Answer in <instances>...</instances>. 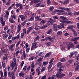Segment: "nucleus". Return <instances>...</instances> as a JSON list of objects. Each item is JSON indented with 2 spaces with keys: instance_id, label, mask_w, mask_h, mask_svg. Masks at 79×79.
Segmentation results:
<instances>
[{
  "instance_id": "nucleus-7",
  "label": "nucleus",
  "mask_w": 79,
  "mask_h": 79,
  "mask_svg": "<svg viewBox=\"0 0 79 79\" xmlns=\"http://www.w3.org/2000/svg\"><path fill=\"white\" fill-rule=\"evenodd\" d=\"M19 16L21 19V21H24L26 18V17L23 15H19Z\"/></svg>"
},
{
  "instance_id": "nucleus-25",
  "label": "nucleus",
  "mask_w": 79,
  "mask_h": 79,
  "mask_svg": "<svg viewBox=\"0 0 79 79\" xmlns=\"http://www.w3.org/2000/svg\"><path fill=\"white\" fill-rule=\"evenodd\" d=\"M45 45L48 47L52 45V43L50 42H47L45 44Z\"/></svg>"
},
{
  "instance_id": "nucleus-19",
  "label": "nucleus",
  "mask_w": 79,
  "mask_h": 79,
  "mask_svg": "<svg viewBox=\"0 0 79 79\" xmlns=\"http://www.w3.org/2000/svg\"><path fill=\"white\" fill-rule=\"evenodd\" d=\"M35 19H37L38 21H40L42 20V19L40 18V16H38L35 17Z\"/></svg>"
},
{
  "instance_id": "nucleus-35",
  "label": "nucleus",
  "mask_w": 79,
  "mask_h": 79,
  "mask_svg": "<svg viewBox=\"0 0 79 79\" xmlns=\"http://www.w3.org/2000/svg\"><path fill=\"white\" fill-rule=\"evenodd\" d=\"M22 46L23 48H24L26 47V44L25 43V42L23 41L22 42Z\"/></svg>"
},
{
  "instance_id": "nucleus-45",
  "label": "nucleus",
  "mask_w": 79,
  "mask_h": 79,
  "mask_svg": "<svg viewBox=\"0 0 79 79\" xmlns=\"http://www.w3.org/2000/svg\"><path fill=\"white\" fill-rule=\"evenodd\" d=\"M60 61L61 62H64V61H66V59L64 58H62L60 59Z\"/></svg>"
},
{
  "instance_id": "nucleus-31",
  "label": "nucleus",
  "mask_w": 79,
  "mask_h": 79,
  "mask_svg": "<svg viewBox=\"0 0 79 79\" xmlns=\"http://www.w3.org/2000/svg\"><path fill=\"white\" fill-rule=\"evenodd\" d=\"M9 21L11 23H15V22L14 20H13V18H11V17L10 19H9Z\"/></svg>"
},
{
  "instance_id": "nucleus-43",
  "label": "nucleus",
  "mask_w": 79,
  "mask_h": 79,
  "mask_svg": "<svg viewBox=\"0 0 79 79\" xmlns=\"http://www.w3.org/2000/svg\"><path fill=\"white\" fill-rule=\"evenodd\" d=\"M39 29H40V27H36L35 28V30H36V31L39 30Z\"/></svg>"
},
{
  "instance_id": "nucleus-6",
  "label": "nucleus",
  "mask_w": 79,
  "mask_h": 79,
  "mask_svg": "<svg viewBox=\"0 0 79 79\" xmlns=\"http://www.w3.org/2000/svg\"><path fill=\"white\" fill-rule=\"evenodd\" d=\"M56 12H60V13H64L65 12L63 10H56V11H54L52 13V15H55V13H56Z\"/></svg>"
},
{
  "instance_id": "nucleus-22",
  "label": "nucleus",
  "mask_w": 79,
  "mask_h": 79,
  "mask_svg": "<svg viewBox=\"0 0 79 79\" xmlns=\"http://www.w3.org/2000/svg\"><path fill=\"white\" fill-rule=\"evenodd\" d=\"M40 38V36H38L36 38H35L34 40V41H35L36 42H37V40H39V38Z\"/></svg>"
},
{
  "instance_id": "nucleus-47",
  "label": "nucleus",
  "mask_w": 79,
  "mask_h": 79,
  "mask_svg": "<svg viewBox=\"0 0 79 79\" xmlns=\"http://www.w3.org/2000/svg\"><path fill=\"white\" fill-rule=\"evenodd\" d=\"M41 3H39L36 4V5L35 6V7H41V6L40 5Z\"/></svg>"
},
{
  "instance_id": "nucleus-10",
  "label": "nucleus",
  "mask_w": 79,
  "mask_h": 79,
  "mask_svg": "<svg viewBox=\"0 0 79 79\" xmlns=\"http://www.w3.org/2000/svg\"><path fill=\"white\" fill-rule=\"evenodd\" d=\"M21 27H22V26L20 24H19L18 25L17 27V33H19L20 31H21Z\"/></svg>"
},
{
  "instance_id": "nucleus-51",
  "label": "nucleus",
  "mask_w": 79,
  "mask_h": 79,
  "mask_svg": "<svg viewBox=\"0 0 79 79\" xmlns=\"http://www.w3.org/2000/svg\"><path fill=\"white\" fill-rule=\"evenodd\" d=\"M53 60H54V58H52L51 60H50L49 64H52L53 61Z\"/></svg>"
},
{
  "instance_id": "nucleus-2",
  "label": "nucleus",
  "mask_w": 79,
  "mask_h": 79,
  "mask_svg": "<svg viewBox=\"0 0 79 79\" xmlns=\"http://www.w3.org/2000/svg\"><path fill=\"white\" fill-rule=\"evenodd\" d=\"M61 73H60L59 72L57 73L55 75L56 77H57V78H62L63 76H65L66 74H62Z\"/></svg>"
},
{
  "instance_id": "nucleus-50",
  "label": "nucleus",
  "mask_w": 79,
  "mask_h": 79,
  "mask_svg": "<svg viewBox=\"0 0 79 79\" xmlns=\"http://www.w3.org/2000/svg\"><path fill=\"white\" fill-rule=\"evenodd\" d=\"M58 9L59 10H66V8L63 7H59Z\"/></svg>"
},
{
  "instance_id": "nucleus-52",
  "label": "nucleus",
  "mask_w": 79,
  "mask_h": 79,
  "mask_svg": "<svg viewBox=\"0 0 79 79\" xmlns=\"http://www.w3.org/2000/svg\"><path fill=\"white\" fill-rule=\"evenodd\" d=\"M35 64H34V63L33 62L31 64V67L32 68H35Z\"/></svg>"
},
{
  "instance_id": "nucleus-64",
  "label": "nucleus",
  "mask_w": 79,
  "mask_h": 79,
  "mask_svg": "<svg viewBox=\"0 0 79 79\" xmlns=\"http://www.w3.org/2000/svg\"><path fill=\"white\" fill-rule=\"evenodd\" d=\"M73 1L77 3H79V0H73Z\"/></svg>"
},
{
  "instance_id": "nucleus-12",
  "label": "nucleus",
  "mask_w": 79,
  "mask_h": 79,
  "mask_svg": "<svg viewBox=\"0 0 79 79\" xmlns=\"http://www.w3.org/2000/svg\"><path fill=\"white\" fill-rule=\"evenodd\" d=\"M14 66H15V69L13 71H12L11 72V74H15V72H16V70L17 69V65H15Z\"/></svg>"
},
{
  "instance_id": "nucleus-15",
  "label": "nucleus",
  "mask_w": 79,
  "mask_h": 79,
  "mask_svg": "<svg viewBox=\"0 0 79 79\" xmlns=\"http://www.w3.org/2000/svg\"><path fill=\"white\" fill-rule=\"evenodd\" d=\"M51 54L52 53H51L50 52H49L45 55L44 57V58H47V57H49V56L51 55Z\"/></svg>"
},
{
  "instance_id": "nucleus-61",
  "label": "nucleus",
  "mask_w": 79,
  "mask_h": 79,
  "mask_svg": "<svg viewBox=\"0 0 79 79\" xmlns=\"http://www.w3.org/2000/svg\"><path fill=\"white\" fill-rule=\"evenodd\" d=\"M40 2V0H35L34 1V3H39Z\"/></svg>"
},
{
  "instance_id": "nucleus-9",
  "label": "nucleus",
  "mask_w": 79,
  "mask_h": 79,
  "mask_svg": "<svg viewBox=\"0 0 79 79\" xmlns=\"http://www.w3.org/2000/svg\"><path fill=\"white\" fill-rule=\"evenodd\" d=\"M2 59L4 61H5L6 60H8V55L7 52L6 53L5 56Z\"/></svg>"
},
{
  "instance_id": "nucleus-41",
  "label": "nucleus",
  "mask_w": 79,
  "mask_h": 79,
  "mask_svg": "<svg viewBox=\"0 0 79 79\" xmlns=\"http://www.w3.org/2000/svg\"><path fill=\"white\" fill-rule=\"evenodd\" d=\"M4 76H7V72L6 71V70L5 69H4Z\"/></svg>"
},
{
  "instance_id": "nucleus-36",
  "label": "nucleus",
  "mask_w": 79,
  "mask_h": 79,
  "mask_svg": "<svg viewBox=\"0 0 79 79\" xmlns=\"http://www.w3.org/2000/svg\"><path fill=\"white\" fill-rule=\"evenodd\" d=\"M42 60L41 59H40V58L39 59H38L37 60H36V62H37V63H39V64H40V63H41V61H42Z\"/></svg>"
},
{
  "instance_id": "nucleus-28",
  "label": "nucleus",
  "mask_w": 79,
  "mask_h": 79,
  "mask_svg": "<svg viewBox=\"0 0 79 79\" xmlns=\"http://www.w3.org/2000/svg\"><path fill=\"white\" fill-rule=\"evenodd\" d=\"M60 48L61 49V50H62L63 51H64L65 50V47H63V46L62 45H60Z\"/></svg>"
},
{
  "instance_id": "nucleus-20",
  "label": "nucleus",
  "mask_w": 79,
  "mask_h": 79,
  "mask_svg": "<svg viewBox=\"0 0 79 79\" xmlns=\"http://www.w3.org/2000/svg\"><path fill=\"white\" fill-rule=\"evenodd\" d=\"M79 39V37H75V38H73L72 39V41H77V40H78Z\"/></svg>"
},
{
  "instance_id": "nucleus-58",
  "label": "nucleus",
  "mask_w": 79,
  "mask_h": 79,
  "mask_svg": "<svg viewBox=\"0 0 79 79\" xmlns=\"http://www.w3.org/2000/svg\"><path fill=\"white\" fill-rule=\"evenodd\" d=\"M47 4H48V5H50V4L51 3V1H50V0H47Z\"/></svg>"
},
{
  "instance_id": "nucleus-3",
  "label": "nucleus",
  "mask_w": 79,
  "mask_h": 79,
  "mask_svg": "<svg viewBox=\"0 0 79 79\" xmlns=\"http://www.w3.org/2000/svg\"><path fill=\"white\" fill-rule=\"evenodd\" d=\"M68 49L69 50L70 48H74V45L73 43L69 42L68 43Z\"/></svg>"
},
{
  "instance_id": "nucleus-59",
  "label": "nucleus",
  "mask_w": 79,
  "mask_h": 79,
  "mask_svg": "<svg viewBox=\"0 0 79 79\" xmlns=\"http://www.w3.org/2000/svg\"><path fill=\"white\" fill-rule=\"evenodd\" d=\"M10 3H11V2H10V1H8L6 3V5L7 6H10Z\"/></svg>"
},
{
  "instance_id": "nucleus-8",
  "label": "nucleus",
  "mask_w": 79,
  "mask_h": 79,
  "mask_svg": "<svg viewBox=\"0 0 79 79\" xmlns=\"http://www.w3.org/2000/svg\"><path fill=\"white\" fill-rule=\"evenodd\" d=\"M38 47V44L35 43L34 45H32L31 48V50H34V48H36Z\"/></svg>"
},
{
  "instance_id": "nucleus-63",
  "label": "nucleus",
  "mask_w": 79,
  "mask_h": 79,
  "mask_svg": "<svg viewBox=\"0 0 79 79\" xmlns=\"http://www.w3.org/2000/svg\"><path fill=\"white\" fill-rule=\"evenodd\" d=\"M46 75H44L42 77L41 79H46Z\"/></svg>"
},
{
  "instance_id": "nucleus-16",
  "label": "nucleus",
  "mask_w": 79,
  "mask_h": 79,
  "mask_svg": "<svg viewBox=\"0 0 79 79\" xmlns=\"http://www.w3.org/2000/svg\"><path fill=\"white\" fill-rule=\"evenodd\" d=\"M32 29H33V27H30L27 30V34H29V32H31V31H32Z\"/></svg>"
},
{
  "instance_id": "nucleus-26",
  "label": "nucleus",
  "mask_w": 79,
  "mask_h": 79,
  "mask_svg": "<svg viewBox=\"0 0 79 79\" xmlns=\"http://www.w3.org/2000/svg\"><path fill=\"white\" fill-rule=\"evenodd\" d=\"M15 44H13L11 45L9 47V49H12L13 48V47H15Z\"/></svg>"
},
{
  "instance_id": "nucleus-21",
  "label": "nucleus",
  "mask_w": 79,
  "mask_h": 79,
  "mask_svg": "<svg viewBox=\"0 0 79 79\" xmlns=\"http://www.w3.org/2000/svg\"><path fill=\"white\" fill-rule=\"evenodd\" d=\"M55 77V75H52V77L50 76L48 77V79H56Z\"/></svg>"
},
{
  "instance_id": "nucleus-44",
  "label": "nucleus",
  "mask_w": 79,
  "mask_h": 79,
  "mask_svg": "<svg viewBox=\"0 0 79 79\" xmlns=\"http://www.w3.org/2000/svg\"><path fill=\"white\" fill-rule=\"evenodd\" d=\"M74 27V26L73 25H70L68 27V29H73Z\"/></svg>"
},
{
  "instance_id": "nucleus-5",
  "label": "nucleus",
  "mask_w": 79,
  "mask_h": 79,
  "mask_svg": "<svg viewBox=\"0 0 79 79\" xmlns=\"http://www.w3.org/2000/svg\"><path fill=\"white\" fill-rule=\"evenodd\" d=\"M56 37L54 36L53 37H51V36L47 37V39L48 40H49L51 42V41H53L54 39H55Z\"/></svg>"
},
{
  "instance_id": "nucleus-4",
  "label": "nucleus",
  "mask_w": 79,
  "mask_h": 79,
  "mask_svg": "<svg viewBox=\"0 0 79 79\" xmlns=\"http://www.w3.org/2000/svg\"><path fill=\"white\" fill-rule=\"evenodd\" d=\"M54 22H55V20H53L52 19H49L48 21V24L49 25H53Z\"/></svg>"
},
{
  "instance_id": "nucleus-62",
  "label": "nucleus",
  "mask_w": 79,
  "mask_h": 79,
  "mask_svg": "<svg viewBox=\"0 0 79 79\" xmlns=\"http://www.w3.org/2000/svg\"><path fill=\"white\" fill-rule=\"evenodd\" d=\"M26 24V22L24 21L23 23H21V25L22 26H23V27Z\"/></svg>"
},
{
  "instance_id": "nucleus-23",
  "label": "nucleus",
  "mask_w": 79,
  "mask_h": 79,
  "mask_svg": "<svg viewBox=\"0 0 79 79\" xmlns=\"http://www.w3.org/2000/svg\"><path fill=\"white\" fill-rule=\"evenodd\" d=\"M69 2V0H66L64 1V2H63V5H66V4H67V3H68Z\"/></svg>"
},
{
  "instance_id": "nucleus-1",
  "label": "nucleus",
  "mask_w": 79,
  "mask_h": 79,
  "mask_svg": "<svg viewBox=\"0 0 79 79\" xmlns=\"http://www.w3.org/2000/svg\"><path fill=\"white\" fill-rule=\"evenodd\" d=\"M60 18L62 20H60V22H61L60 23V25L62 26V28H64V24H72L73 23V22L72 21H67L66 19H67V18L63 16H61L60 17Z\"/></svg>"
},
{
  "instance_id": "nucleus-30",
  "label": "nucleus",
  "mask_w": 79,
  "mask_h": 79,
  "mask_svg": "<svg viewBox=\"0 0 79 79\" xmlns=\"http://www.w3.org/2000/svg\"><path fill=\"white\" fill-rule=\"evenodd\" d=\"M15 5V3L13 4L10 6L8 8V10H10V9H11L13 8V6H14Z\"/></svg>"
},
{
  "instance_id": "nucleus-54",
  "label": "nucleus",
  "mask_w": 79,
  "mask_h": 79,
  "mask_svg": "<svg viewBox=\"0 0 79 79\" xmlns=\"http://www.w3.org/2000/svg\"><path fill=\"white\" fill-rule=\"evenodd\" d=\"M1 76V77H3V72L2 71H0V73Z\"/></svg>"
},
{
  "instance_id": "nucleus-56",
  "label": "nucleus",
  "mask_w": 79,
  "mask_h": 79,
  "mask_svg": "<svg viewBox=\"0 0 79 79\" xmlns=\"http://www.w3.org/2000/svg\"><path fill=\"white\" fill-rule=\"evenodd\" d=\"M57 33L58 35H61L62 34V32L60 31H58L57 32Z\"/></svg>"
},
{
  "instance_id": "nucleus-46",
  "label": "nucleus",
  "mask_w": 79,
  "mask_h": 79,
  "mask_svg": "<svg viewBox=\"0 0 79 79\" xmlns=\"http://www.w3.org/2000/svg\"><path fill=\"white\" fill-rule=\"evenodd\" d=\"M68 15H69L70 16H73V15H74V13H73L72 12H68Z\"/></svg>"
},
{
  "instance_id": "nucleus-18",
  "label": "nucleus",
  "mask_w": 79,
  "mask_h": 79,
  "mask_svg": "<svg viewBox=\"0 0 79 79\" xmlns=\"http://www.w3.org/2000/svg\"><path fill=\"white\" fill-rule=\"evenodd\" d=\"M53 29L54 31H57V25L55 24L53 26Z\"/></svg>"
},
{
  "instance_id": "nucleus-39",
  "label": "nucleus",
  "mask_w": 79,
  "mask_h": 79,
  "mask_svg": "<svg viewBox=\"0 0 79 79\" xmlns=\"http://www.w3.org/2000/svg\"><path fill=\"white\" fill-rule=\"evenodd\" d=\"M14 64V62H12V63L10 64V67L11 68L12 67V69H13L14 68V65L13 64Z\"/></svg>"
},
{
  "instance_id": "nucleus-53",
  "label": "nucleus",
  "mask_w": 79,
  "mask_h": 79,
  "mask_svg": "<svg viewBox=\"0 0 79 79\" xmlns=\"http://www.w3.org/2000/svg\"><path fill=\"white\" fill-rule=\"evenodd\" d=\"M25 34V33H24V32H23L21 33V39H23V38L24 37V35Z\"/></svg>"
},
{
  "instance_id": "nucleus-33",
  "label": "nucleus",
  "mask_w": 79,
  "mask_h": 79,
  "mask_svg": "<svg viewBox=\"0 0 79 79\" xmlns=\"http://www.w3.org/2000/svg\"><path fill=\"white\" fill-rule=\"evenodd\" d=\"M63 70H64V69H62L61 68V67H59V68L58 73H61V71H63Z\"/></svg>"
},
{
  "instance_id": "nucleus-40",
  "label": "nucleus",
  "mask_w": 79,
  "mask_h": 79,
  "mask_svg": "<svg viewBox=\"0 0 79 79\" xmlns=\"http://www.w3.org/2000/svg\"><path fill=\"white\" fill-rule=\"evenodd\" d=\"M53 32V31L52 30V29H51L50 30H49L47 32V34H50L52 32Z\"/></svg>"
},
{
  "instance_id": "nucleus-32",
  "label": "nucleus",
  "mask_w": 79,
  "mask_h": 79,
  "mask_svg": "<svg viewBox=\"0 0 79 79\" xmlns=\"http://www.w3.org/2000/svg\"><path fill=\"white\" fill-rule=\"evenodd\" d=\"M1 50L4 53H5L6 52V50H5L4 48H1Z\"/></svg>"
},
{
  "instance_id": "nucleus-48",
  "label": "nucleus",
  "mask_w": 79,
  "mask_h": 79,
  "mask_svg": "<svg viewBox=\"0 0 79 79\" xmlns=\"http://www.w3.org/2000/svg\"><path fill=\"white\" fill-rule=\"evenodd\" d=\"M34 58H35V57H34V56H32V57L28 59V60H30V61H32V60H34Z\"/></svg>"
},
{
  "instance_id": "nucleus-42",
  "label": "nucleus",
  "mask_w": 79,
  "mask_h": 79,
  "mask_svg": "<svg viewBox=\"0 0 79 79\" xmlns=\"http://www.w3.org/2000/svg\"><path fill=\"white\" fill-rule=\"evenodd\" d=\"M53 9H54V7L53 6L51 7L50 8L49 10V11H52L53 10Z\"/></svg>"
},
{
  "instance_id": "nucleus-49",
  "label": "nucleus",
  "mask_w": 79,
  "mask_h": 79,
  "mask_svg": "<svg viewBox=\"0 0 79 79\" xmlns=\"http://www.w3.org/2000/svg\"><path fill=\"white\" fill-rule=\"evenodd\" d=\"M46 69H45V67H42V69H41V72H44V71H45Z\"/></svg>"
},
{
  "instance_id": "nucleus-38",
  "label": "nucleus",
  "mask_w": 79,
  "mask_h": 79,
  "mask_svg": "<svg viewBox=\"0 0 79 79\" xmlns=\"http://www.w3.org/2000/svg\"><path fill=\"white\" fill-rule=\"evenodd\" d=\"M44 23H45V20H43L40 22V24H44Z\"/></svg>"
},
{
  "instance_id": "nucleus-37",
  "label": "nucleus",
  "mask_w": 79,
  "mask_h": 79,
  "mask_svg": "<svg viewBox=\"0 0 79 79\" xmlns=\"http://www.w3.org/2000/svg\"><path fill=\"white\" fill-rule=\"evenodd\" d=\"M62 64V63L61 62H58L57 64V67L58 68L60 67Z\"/></svg>"
},
{
  "instance_id": "nucleus-27",
  "label": "nucleus",
  "mask_w": 79,
  "mask_h": 79,
  "mask_svg": "<svg viewBox=\"0 0 79 79\" xmlns=\"http://www.w3.org/2000/svg\"><path fill=\"white\" fill-rule=\"evenodd\" d=\"M47 27V25H43L41 27H40V29H45V28H46Z\"/></svg>"
},
{
  "instance_id": "nucleus-24",
  "label": "nucleus",
  "mask_w": 79,
  "mask_h": 79,
  "mask_svg": "<svg viewBox=\"0 0 79 79\" xmlns=\"http://www.w3.org/2000/svg\"><path fill=\"white\" fill-rule=\"evenodd\" d=\"M2 63L3 68H5L6 66L5 62L3 60L2 61Z\"/></svg>"
},
{
  "instance_id": "nucleus-60",
  "label": "nucleus",
  "mask_w": 79,
  "mask_h": 79,
  "mask_svg": "<svg viewBox=\"0 0 79 79\" xmlns=\"http://www.w3.org/2000/svg\"><path fill=\"white\" fill-rule=\"evenodd\" d=\"M75 69V70H76V71H77V70H78V69H79V64H78L77 66L76 67Z\"/></svg>"
},
{
  "instance_id": "nucleus-14",
  "label": "nucleus",
  "mask_w": 79,
  "mask_h": 79,
  "mask_svg": "<svg viewBox=\"0 0 79 79\" xmlns=\"http://www.w3.org/2000/svg\"><path fill=\"white\" fill-rule=\"evenodd\" d=\"M19 77H24V72H21L19 74Z\"/></svg>"
},
{
  "instance_id": "nucleus-17",
  "label": "nucleus",
  "mask_w": 79,
  "mask_h": 79,
  "mask_svg": "<svg viewBox=\"0 0 79 79\" xmlns=\"http://www.w3.org/2000/svg\"><path fill=\"white\" fill-rule=\"evenodd\" d=\"M72 31L73 32V34L75 35V36H77V32H76V30H74V29H72Z\"/></svg>"
},
{
  "instance_id": "nucleus-57",
  "label": "nucleus",
  "mask_w": 79,
  "mask_h": 79,
  "mask_svg": "<svg viewBox=\"0 0 79 79\" xmlns=\"http://www.w3.org/2000/svg\"><path fill=\"white\" fill-rule=\"evenodd\" d=\"M65 10H66V11H71V9H69V8H65Z\"/></svg>"
},
{
  "instance_id": "nucleus-11",
  "label": "nucleus",
  "mask_w": 79,
  "mask_h": 79,
  "mask_svg": "<svg viewBox=\"0 0 79 79\" xmlns=\"http://www.w3.org/2000/svg\"><path fill=\"white\" fill-rule=\"evenodd\" d=\"M0 22L1 24H2V26H5V21H3V18H1L0 19Z\"/></svg>"
},
{
  "instance_id": "nucleus-29",
  "label": "nucleus",
  "mask_w": 79,
  "mask_h": 79,
  "mask_svg": "<svg viewBox=\"0 0 79 79\" xmlns=\"http://www.w3.org/2000/svg\"><path fill=\"white\" fill-rule=\"evenodd\" d=\"M23 56L24 58L25 59V58H26V54L25 53V51H24V50L23 52Z\"/></svg>"
},
{
  "instance_id": "nucleus-55",
  "label": "nucleus",
  "mask_w": 79,
  "mask_h": 79,
  "mask_svg": "<svg viewBox=\"0 0 79 79\" xmlns=\"http://www.w3.org/2000/svg\"><path fill=\"white\" fill-rule=\"evenodd\" d=\"M48 63V62H43V65L44 66H45V65H47Z\"/></svg>"
},
{
  "instance_id": "nucleus-13",
  "label": "nucleus",
  "mask_w": 79,
  "mask_h": 79,
  "mask_svg": "<svg viewBox=\"0 0 79 79\" xmlns=\"http://www.w3.org/2000/svg\"><path fill=\"white\" fill-rule=\"evenodd\" d=\"M16 6L17 7H19V8L21 10H23V6H22V4H21L17 3L16 4Z\"/></svg>"
},
{
  "instance_id": "nucleus-34",
  "label": "nucleus",
  "mask_w": 79,
  "mask_h": 79,
  "mask_svg": "<svg viewBox=\"0 0 79 79\" xmlns=\"http://www.w3.org/2000/svg\"><path fill=\"white\" fill-rule=\"evenodd\" d=\"M34 17H32L28 20V21H34Z\"/></svg>"
}]
</instances>
